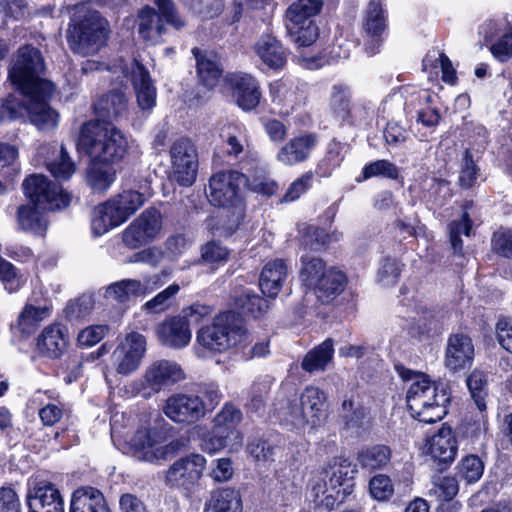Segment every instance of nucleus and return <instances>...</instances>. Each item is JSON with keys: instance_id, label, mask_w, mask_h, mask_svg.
<instances>
[{"instance_id": "28", "label": "nucleus", "mask_w": 512, "mask_h": 512, "mask_svg": "<svg viewBox=\"0 0 512 512\" xmlns=\"http://www.w3.org/2000/svg\"><path fill=\"white\" fill-rule=\"evenodd\" d=\"M233 89L237 105L245 111L253 110L260 102L261 92L258 81L246 73H235L227 77Z\"/></svg>"}, {"instance_id": "9", "label": "nucleus", "mask_w": 512, "mask_h": 512, "mask_svg": "<svg viewBox=\"0 0 512 512\" xmlns=\"http://www.w3.org/2000/svg\"><path fill=\"white\" fill-rule=\"evenodd\" d=\"M82 69L85 73L106 69L113 74L127 77L132 83L137 104L142 111H150L156 105L157 93L154 82L149 71L136 59H133L129 65L124 64L122 59L115 60L111 65L87 60Z\"/></svg>"}, {"instance_id": "34", "label": "nucleus", "mask_w": 512, "mask_h": 512, "mask_svg": "<svg viewBox=\"0 0 512 512\" xmlns=\"http://www.w3.org/2000/svg\"><path fill=\"white\" fill-rule=\"evenodd\" d=\"M69 512H109V509L99 490L84 487L73 493Z\"/></svg>"}, {"instance_id": "50", "label": "nucleus", "mask_w": 512, "mask_h": 512, "mask_svg": "<svg viewBox=\"0 0 512 512\" xmlns=\"http://www.w3.org/2000/svg\"><path fill=\"white\" fill-rule=\"evenodd\" d=\"M466 385L478 411H485V399L488 395L487 375L481 370L474 369L468 375Z\"/></svg>"}, {"instance_id": "40", "label": "nucleus", "mask_w": 512, "mask_h": 512, "mask_svg": "<svg viewBox=\"0 0 512 512\" xmlns=\"http://www.w3.org/2000/svg\"><path fill=\"white\" fill-rule=\"evenodd\" d=\"M40 210L33 204L21 205L16 214L18 228L34 235H43L47 229V221Z\"/></svg>"}, {"instance_id": "54", "label": "nucleus", "mask_w": 512, "mask_h": 512, "mask_svg": "<svg viewBox=\"0 0 512 512\" xmlns=\"http://www.w3.org/2000/svg\"><path fill=\"white\" fill-rule=\"evenodd\" d=\"M385 177L388 179H397L399 176L398 167L386 159L376 160L366 164L362 169V176L357 179L358 182L365 181L372 177Z\"/></svg>"}, {"instance_id": "27", "label": "nucleus", "mask_w": 512, "mask_h": 512, "mask_svg": "<svg viewBox=\"0 0 512 512\" xmlns=\"http://www.w3.org/2000/svg\"><path fill=\"white\" fill-rule=\"evenodd\" d=\"M156 336L162 345L181 349L190 343L192 333L187 321L177 315L162 321L156 328Z\"/></svg>"}, {"instance_id": "21", "label": "nucleus", "mask_w": 512, "mask_h": 512, "mask_svg": "<svg viewBox=\"0 0 512 512\" xmlns=\"http://www.w3.org/2000/svg\"><path fill=\"white\" fill-rule=\"evenodd\" d=\"M318 143L319 139L315 133H300L279 148L275 159L285 167L296 166L309 160Z\"/></svg>"}, {"instance_id": "36", "label": "nucleus", "mask_w": 512, "mask_h": 512, "mask_svg": "<svg viewBox=\"0 0 512 512\" xmlns=\"http://www.w3.org/2000/svg\"><path fill=\"white\" fill-rule=\"evenodd\" d=\"M51 315V307L44 305L26 304L17 318L16 328L23 335H31L40 324Z\"/></svg>"}, {"instance_id": "49", "label": "nucleus", "mask_w": 512, "mask_h": 512, "mask_svg": "<svg viewBox=\"0 0 512 512\" xmlns=\"http://www.w3.org/2000/svg\"><path fill=\"white\" fill-rule=\"evenodd\" d=\"M391 458V450L385 445H374L362 449L358 454V462L363 468L369 470L385 467Z\"/></svg>"}, {"instance_id": "17", "label": "nucleus", "mask_w": 512, "mask_h": 512, "mask_svg": "<svg viewBox=\"0 0 512 512\" xmlns=\"http://www.w3.org/2000/svg\"><path fill=\"white\" fill-rule=\"evenodd\" d=\"M171 173L181 186H191L197 177L198 152L195 145L186 138L176 140L170 148Z\"/></svg>"}, {"instance_id": "30", "label": "nucleus", "mask_w": 512, "mask_h": 512, "mask_svg": "<svg viewBox=\"0 0 512 512\" xmlns=\"http://www.w3.org/2000/svg\"><path fill=\"white\" fill-rule=\"evenodd\" d=\"M289 276V268L283 259L267 262L259 277V287L264 295L275 298L281 291Z\"/></svg>"}, {"instance_id": "60", "label": "nucleus", "mask_w": 512, "mask_h": 512, "mask_svg": "<svg viewBox=\"0 0 512 512\" xmlns=\"http://www.w3.org/2000/svg\"><path fill=\"white\" fill-rule=\"evenodd\" d=\"M342 409L346 413L344 418L348 428L360 429L369 423L368 411L364 407H354L351 399L343 401Z\"/></svg>"}, {"instance_id": "38", "label": "nucleus", "mask_w": 512, "mask_h": 512, "mask_svg": "<svg viewBox=\"0 0 512 512\" xmlns=\"http://www.w3.org/2000/svg\"><path fill=\"white\" fill-rule=\"evenodd\" d=\"M127 98L118 90H113L101 97L94 105L96 115L101 118L100 122H111L117 118L125 109Z\"/></svg>"}, {"instance_id": "52", "label": "nucleus", "mask_w": 512, "mask_h": 512, "mask_svg": "<svg viewBox=\"0 0 512 512\" xmlns=\"http://www.w3.org/2000/svg\"><path fill=\"white\" fill-rule=\"evenodd\" d=\"M350 100L351 91L348 86L344 84L333 85L330 97V108L342 121H348L350 119Z\"/></svg>"}, {"instance_id": "26", "label": "nucleus", "mask_w": 512, "mask_h": 512, "mask_svg": "<svg viewBox=\"0 0 512 512\" xmlns=\"http://www.w3.org/2000/svg\"><path fill=\"white\" fill-rule=\"evenodd\" d=\"M37 153L56 179L68 180L76 172V164L63 145L57 148L56 144H44L38 148Z\"/></svg>"}, {"instance_id": "56", "label": "nucleus", "mask_w": 512, "mask_h": 512, "mask_svg": "<svg viewBox=\"0 0 512 512\" xmlns=\"http://www.w3.org/2000/svg\"><path fill=\"white\" fill-rule=\"evenodd\" d=\"M47 397L46 393L40 391L36 392L32 398L33 403L43 405L39 409V418L43 425L53 426L60 421L63 416V409L61 406L55 403H45L44 397ZM50 398V396H48Z\"/></svg>"}, {"instance_id": "14", "label": "nucleus", "mask_w": 512, "mask_h": 512, "mask_svg": "<svg viewBox=\"0 0 512 512\" xmlns=\"http://www.w3.org/2000/svg\"><path fill=\"white\" fill-rule=\"evenodd\" d=\"M158 12L151 6H144L137 14L138 33L145 41L156 43L165 33V24L176 29L182 28L185 23L175 10L172 0H153Z\"/></svg>"}, {"instance_id": "47", "label": "nucleus", "mask_w": 512, "mask_h": 512, "mask_svg": "<svg viewBox=\"0 0 512 512\" xmlns=\"http://www.w3.org/2000/svg\"><path fill=\"white\" fill-rule=\"evenodd\" d=\"M220 137L226 145V153L238 157L244 151L246 129L242 124L229 123L220 129Z\"/></svg>"}, {"instance_id": "64", "label": "nucleus", "mask_w": 512, "mask_h": 512, "mask_svg": "<svg viewBox=\"0 0 512 512\" xmlns=\"http://www.w3.org/2000/svg\"><path fill=\"white\" fill-rule=\"evenodd\" d=\"M180 291V286L176 283L169 285L166 289L159 292L151 300L147 301L143 308L152 312L160 313L166 310L170 304L172 298Z\"/></svg>"}, {"instance_id": "39", "label": "nucleus", "mask_w": 512, "mask_h": 512, "mask_svg": "<svg viewBox=\"0 0 512 512\" xmlns=\"http://www.w3.org/2000/svg\"><path fill=\"white\" fill-rule=\"evenodd\" d=\"M112 205L113 202L106 201L94 208L91 218V229L95 236H102L111 229L123 224Z\"/></svg>"}, {"instance_id": "15", "label": "nucleus", "mask_w": 512, "mask_h": 512, "mask_svg": "<svg viewBox=\"0 0 512 512\" xmlns=\"http://www.w3.org/2000/svg\"><path fill=\"white\" fill-rule=\"evenodd\" d=\"M22 188L31 204L42 210H60L69 206L71 202L70 194L43 174L26 177Z\"/></svg>"}, {"instance_id": "8", "label": "nucleus", "mask_w": 512, "mask_h": 512, "mask_svg": "<svg viewBox=\"0 0 512 512\" xmlns=\"http://www.w3.org/2000/svg\"><path fill=\"white\" fill-rule=\"evenodd\" d=\"M181 447L179 440L167 442V436L161 430L143 427L134 433L122 449L139 461L160 464L174 457Z\"/></svg>"}, {"instance_id": "32", "label": "nucleus", "mask_w": 512, "mask_h": 512, "mask_svg": "<svg viewBox=\"0 0 512 512\" xmlns=\"http://www.w3.org/2000/svg\"><path fill=\"white\" fill-rule=\"evenodd\" d=\"M192 53L196 58L200 82L208 88L215 87L223 72L219 56L213 51H201L198 48H194Z\"/></svg>"}, {"instance_id": "53", "label": "nucleus", "mask_w": 512, "mask_h": 512, "mask_svg": "<svg viewBox=\"0 0 512 512\" xmlns=\"http://www.w3.org/2000/svg\"><path fill=\"white\" fill-rule=\"evenodd\" d=\"M241 420L242 412L233 404L226 403L214 417L212 433H224L227 429L237 427Z\"/></svg>"}, {"instance_id": "24", "label": "nucleus", "mask_w": 512, "mask_h": 512, "mask_svg": "<svg viewBox=\"0 0 512 512\" xmlns=\"http://www.w3.org/2000/svg\"><path fill=\"white\" fill-rule=\"evenodd\" d=\"M363 28L371 43L365 44V50L369 55L379 51L383 34L386 31V15L381 0H370L364 18Z\"/></svg>"}, {"instance_id": "23", "label": "nucleus", "mask_w": 512, "mask_h": 512, "mask_svg": "<svg viewBox=\"0 0 512 512\" xmlns=\"http://www.w3.org/2000/svg\"><path fill=\"white\" fill-rule=\"evenodd\" d=\"M475 349L472 339L463 333L451 334L445 350V366L458 372L472 365Z\"/></svg>"}, {"instance_id": "44", "label": "nucleus", "mask_w": 512, "mask_h": 512, "mask_svg": "<svg viewBox=\"0 0 512 512\" xmlns=\"http://www.w3.org/2000/svg\"><path fill=\"white\" fill-rule=\"evenodd\" d=\"M113 202V207L121 221L124 223L146 201L144 194L135 190H125L108 200Z\"/></svg>"}, {"instance_id": "6", "label": "nucleus", "mask_w": 512, "mask_h": 512, "mask_svg": "<svg viewBox=\"0 0 512 512\" xmlns=\"http://www.w3.org/2000/svg\"><path fill=\"white\" fill-rule=\"evenodd\" d=\"M354 473L348 459L334 458L311 482L314 501L330 510L341 504L354 491Z\"/></svg>"}, {"instance_id": "37", "label": "nucleus", "mask_w": 512, "mask_h": 512, "mask_svg": "<svg viewBox=\"0 0 512 512\" xmlns=\"http://www.w3.org/2000/svg\"><path fill=\"white\" fill-rule=\"evenodd\" d=\"M272 102L281 106V113L289 114L301 103L302 95L291 83L279 80L270 84Z\"/></svg>"}, {"instance_id": "20", "label": "nucleus", "mask_w": 512, "mask_h": 512, "mask_svg": "<svg viewBox=\"0 0 512 512\" xmlns=\"http://www.w3.org/2000/svg\"><path fill=\"white\" fill-rule=\"evenodd\" d=\"M25 501L28 512H64L60 491L48 481L30 483Z\"/></svg>"}, {"instance_id": "19", "label": "nucleus", "mask_w": 512, "mask_h": 512, "mask_svg": "<svg viewBox=\"0 0 512 512\" xmlns=\"http://www.w3.org/2000/svg\"><path fill=\"white\" fill-rule=\"evenodd\" d=\"M206 459L200 454H190L176 460L166 471L165 481L172 487L190 490L201 479Z\"/></svg>"}, {"instance_id": "33", "label": "nucleus", "mask_w": 512, "mask_h": 512, "mask_svg": "<svg viewBox=\"0 0 512 512\" xmlns=\"http://www.w3.org/2000/svg\"><path fill=\"white\" fill-rule=\"evenodd\" d=\"M346 276L335 268H329L312 288L321 303L334 300L345 288Z\"/></svg>"}, {"instance_id": "3", "label": "nucleus", "mask_w": 512, "mask_h": 512, "mask_svg": "<svg viewBox=\"0 0 512 512\" xmlns=\"http://www.w3.org/2000/svg\"><path fill=\"white\" fill-rule=\"evenodd\" d=\"M77 147L91 160L116 163L129 148L127 136L111 122L89 121L81 126Z\"/></svg>"}, {"instance_id": "55", "label": "nucleus", "mask_w": 512, "mask_h": 512, "mask_svg": "<svg viewBox=\"0 0 512 512\" xmlns=\"http://www.w3.org/2000/svg\"><path fill=\"white\" fill-rule=\"evenodd\" d=\"M458 475L467 483L480 480L484 472V463L477 455H467L457 465Z\"/></svg>"}, {"instance_id": "31", "label": "nucleus", "mask_w": 512, "mask_h": 512, "mask_svg": "<svg viewBox=\"0 0 512 512\" xmlns=\"http://www.w3.org/2000/svg\"><path fill=\"white\" fill-rule=\"evenodd\" d=\"M254 52L268 68L282 69L287 61V52L281 42L271 34H263L254 44Z\"/></svg>"}, {"instance_id": "16", "label": "nucleus", "mask_w": 512, "mask_h": 512, "mask_svg": "<svg viewBox=\"0 0 512 512\" xmlns=\"http://www.w3.org/2000/svg\"><path fill=\"white\" fill-rule=\"evenodd\" d=\"M162 228L161 212L156 208H148L128 225L123 231L122 239L127 247L139 248L160 237Z\"/></svg>"}, {"instance_id": "22", "label": "nucleus", "mask_w": 512, "mask_h": 512, "mask_svg": "<svg viewBox=\"0 0 512 512\" xmlns=\"http://www.w3.org/2000/svg\"><path fill=\"white\" fill-rule=\"evenodd\" d=\"M163 285L159 275H155L142 283L136 279H124L107 286L104 298L111 302L125 303L132 297L143 296Z\"/></svg>"}, {"instance_id": "5", "label": "nucleus", "mask_w": 512, "mask_h": 512, "mask_svg": "<svg viewBox=\"0 0 512 512\" xmlns=\"http://www.w3.org/2000/svg\"><path fill=\"white\" fill-rule=\"evenodd\" d=\"M247 340L248 332L242 320L232 312H225L197 332L195 351L199 357L206 358L231 348L244 349Z\"/></svg>"}, {"instance_id": "43", "label": "nucleus", "mask_w": 512, "mask_h": 512, "mask_svg": "<svg viewBox=\"0 0 512 512\" xmlns=\"http://www.w3.org/2000/svg\"><path fill=\"white\" fill-rule=\"evenodd\" d=\"M204 512H241V498L233 489L215 491L206 502Z\"/></svg>"}, {"instance_id": "51", "label": "nucleus", "mask_w": 512, "mask_h": 512, "mask_svg": "<svg viewBox=\"0 0 512 512\" xmlns=\"http://www.w3.org/2000/svg\"><path fill=\"white\" fill-rule=\"evenodd\" d=\"M327 270L320 258L310 255L301 257L299 277L305 286L312 289Z\"/></svg>"}, {"instance_id": "45", "label": "nucleus", "mask_w": 512, "mask_h": 512, "mask_svg": "<svg viewBox=\"0 0 512 512\" xmlns=\"http://www.w3.org/2000/svg\"><path fill=\"white\" fill-rule=\"evenodd\" d=\"M334 346L331 339H326L320 345L309 351L302 361V368L307 372L324 370L333 359Z\"/></svg>"}, {"instance_id": "1", "label": "nucleus", "mask_w": 512, "mask_h": 512, "mask_svg": "<svg viewBox=\"0 0 512 512\" xmlns=\"http://www.w3.org/2000/svg\"><path fill=\"white\" fill-rule=\"evenodd\" d=\"M44 70L42 56L38 49L24 46L18 49L9 78L23 95L22 106L30 121L41 131H50L57 127L59 114L51 108L47 100L54 92V85L40 77Z\"/></svg>"}, {"instance_id": "46", "label": "nucleus", "mask_w": 512, "mask_h": 512, "mask_svg": "<svg viewBox=\"0 0 512 512\" xmlns=\"http://www.w3.org/2000/svg\"><path fill=\"white\" fill-rule=\"evenodd\" d=\"M416 100L420 108L417 112V121L427 127H434L440 121V113L436 107L437 95L428 90H420Z\"/></svg>"}, {"instance_id": "10", "label": "nucleus", "mask_w": 512, "mask_h": 512, "mask_svg": "<svg viewBox=\"0 0 512 512\" xmlns=\"http://www.w3.org/2000/svg\"><path fill=\"white\" fill-rule=\"evenodd\" d=\"M323 5V0H296L287 8V34L299 47L311 46L318 39L316 17L321 13Z\"/></svg>"}, {"instance_id": "57", "label": "nucleus", "mask_w": 512, "mask_h": 512, "mask_svg": "<svg viewBox=\"0 0 512 512\" xmlns=\"http://www.w3.org/2000/svg\"><path fill=\"white\" fill-rule=\"evenodd\" d=\"M95 308V298L92 294H84L70 301L66 308V317L70 320H82L89 316Z\"/></svg>"}, {"instance_id": "48", "label": "nucleus", "mask_w": 512, "mask_h": 512, "mask_svg": "<svg viewBox=\"0 0 512 512\" xmlns=\"http://www.w3.org/2000/svg\"><path fill=\"white\" fill-rule=\"evenodd\" d=\"M235 306L245 315L253 318L262 317L270 308L269 301L259 295L245 290L235 297Z\"/></svg>"}, {"instance_id": "42", "label": "nucleus", "mask_w": 512, "mask_h": 512, "mask_svg": "<svg viewBox=\"0 0 512 512\" xmlns=\"http://www.w3.org/2000/svg\"><path fill=\"white\" fill-rule=\"evenodd\" d=\"M111 164L92 160L87 171V183L94 191L104 192L115 181L116 170Z\"/></svg>"}, {"instance_id": "18", "label": "nucleus", "mask_w": 512, "mask_h": 512, "mask_svg": "<svg viewBox=\"0 0 512 512\" xmlns=\"http://www.w3.org/2000/svg\"><path fill=\"white\" fill-rule=\"evenodd\" d=\"M208 412L206 402L198 395L175 393L169 396L163 406V413L176 424L191 425Z\"/></svg>"}, {"instance_id": "63", "label": "nucleus", "mask_w": 512, "mask_h": 512, "mask_svg": "<svg viewBox=\"0 0 512 512\" xmlns=\"http://www.w3.org/2000/svg\"><path fill=\"white\" fill-rule=\"evenodd\" d=\"M488 431V420L485 411H479L472 421L465 425L464 433L474 444L483 446Z\"/></svg>"}, {"instance_id": "7", "label": "nucleus", "mask_w": 512, "mask_h": 512, "mask_svg": "<svg viewBox=\"0 0 512 512\" xmlns=\"http://www.w3.org/2000/svg\"><path fill=\"white\" fill-rule=\"evenodd\" d=\"M278 418L291 429L312 430L326 419V394L318 387L308 386L302 391L299 403L282 408Z\"/></svg>"}, {"instance_id": "59", "label": "nucleus", "mask_w": 512, "mask_h": 512, "mask_svg": "<svg viewBox=\"0 0 512 512\" xmlns=\"http://www.w3.org/2000/svg\"><path fill=\"white\" fill-rule=\"evenodd\" d=\"M401 295L400 303L411 309L412 312L419 316V321L421 320V317H423V319H427L431 315L429 307L416 291L404 286L401 289Z\"/></svg>"}, {"instance_id": "25", "label": "nucleus", "mask_w": 512, "mask_h": 512, "mask_svg": "<svg viewBox=\"0 0 512 512\" xmlns=\"http://www.w3.org/2000/svg\"><path fill=\"white\" fill-rule=\"evenodd\" d=\"M426 453L439 463L450 464L457 455L458 442L453 429L443 424L441 428L426 440Z\"/></svg>"}, {"instance_id": "4", "label": "nucleus", "mask_w": 512, "mask_h": 512, "mask_svg": "<svg viewBox=\"0 0 512 512\" xmlns=\"http://www.w3.org/2000/svg\"><path fill=\"white\" fill-rule=\"evenodd\" d=\"M109 33L108 21L89 5L81 4L69 24L67 40L73 52L92 56L106 46Z\"/></svg>"}, {"instance_id": "62", "label": "nucleus", "mask_w": 512, "mask_h": 512, "mask_svg": "<svg viewBox=\"0 0 512 512\" xmlns=\"http://www.w3.org/2000/svg\"><path fill=\"white\" fill-rule=\"evenodd\" d=\"M402 265L396 259H384L378 269L377 281L383 287L393 286L398 282Z\"/></svg>"}, {"instance_id": "41", "label": "nucleus", "mask_w": 512, "mask_h": 512, "mask_svg": "<svg viewBox=\"0 0 512 512\" xmlns=\"http://www.w3.org/2000/svg\"><path fill=\"white\" fill-rule=\"evenodd\" d=\"M242 443L243 434L235 427L225 430L224 433H212L210 437L203 440L202 447L210 453H215L224 448L234 452L241 448Z\"/></svg>"}, {"instance_id": "11", "label": "nucleus", "mask_w": 512, "mask_h": 512, "mask_svg": "<svg viewBox=\"0 0 512 512\" xmlns=\"http://www.w3.org/2000/svg\"><path fill=\"white\" fill-rule=\"evenodd\" d=\"M186 378L184 369L176 361L159 359L152 361L142 378L132 383V390L145 398L167 390Z\"/></svg>"}, {"instance_id": "13", "label": "nucleus", "mask_w": 512, "mask_h": 512, "mask_svg": "<svg viewBox=\"0 0 512 512\" xmlns=\"http://www.w3.org/2000/svg\"><path fill=\"white\" fill-rule=\"evenodd\" d=\"M247 177L237 171L214 173L208 183L206 195L209 202L218 207H232L237 216L243 214L242 189L247 185Z\"/></svg>"}, {"instance_id": "35", "label": "nucleus", "mask_w": 512, "mask_h": 512, "mask_svg": "<svg viewBox=\"0 0 512 512\" xmlns=\"http://www.w3.org/2000/svg\"><path fill=\"white\" fill-rule=\"evenodd\" d=\"M422 67L423 71L431 78L438 76L439 71H441V79L443 82L450 85H455L457 82L456 70L451 60L437 49L428 51L423 59Z\"/></svg>"}, {"instance_id": "58", "label": "nucleus", "mask_w": 512, "mask_h": 512, "mask_svg": "<svg viewBox=\"0 0 512 512\" xmlns=\"http://www.w3.org/2000/svg\"><path fill=\"white\" fill-rule=\"evenodd\" d=\"M277 446L265 439L251 440L247 445V453L257 463L266 464L274 460Z\"/></svg>"}, {"instance_id": "2", "label": "nucleus", "mask_w": 512, "mask_h": 512, "mask_svg": "<svg viewBox=\"0 0 512 512\" xmlns=\"http://www.w3.org/2000/svg\"><path fill=\"white\" fill-rule=\"evenodd\" d=\"M400 375L404 380L411 381L406 395L411 416L424 423L442 420L450 401L446 389L423 373L405 370Z\"/></svg>"}, {"instance_id": "12", "label": "nucleus", "mask_w": 512, "mask_h": 512, "mask_svg": "<svg viewBox=\"0 0 512 512\" xmlns=\"http://www.w3.org/2000/svg\"><path fill=\"white\" fill-rule=\"evenodd\" d=\"M147 352L146 337L136 331H130L118 337L115 349L110 355V366L106 367L105 377L114 371L120 376L134 374L140 368Z\"/></svg>"}, {"instance_id": "61", "label": "nucleus", "mask_w": 512, "mask_h": 512, "mask_svg": "<svg viewBox=\"0 0 512 512\" xmlns=\"http://www.w3.org/2000/svg\"><path fill=\"white\" fill-rule=\"evenodd\" d=\"M371 496L377 501H388L394 495V485L389 476L377 474L369 481Z\"/></svg>"}, {"instance_id": "29", "label": "nucleus", "mask_w": 512, "mask_h": 512, "mask_svg": "<svg viewBox=\"0 0 512 512\" xmlns=\"http://www.w3.org/2000/svg\"><path fill=\"white\" fill-rule=\"evenodd\" d=\"M67 345V331L65 327L57 323L46 326L36 341L38 352L51 359L59 358L66 350Z\"/></svg>"}]
</instances>
